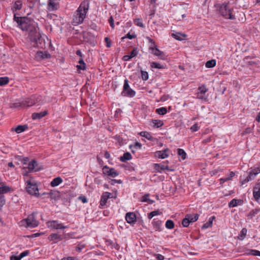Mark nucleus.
I'll list each match as a JSON object with an SVG mask.
<instances>
[{
  "mask_svg": "<svg viewBox=\"0 0 260 260\" xmlns=\"http://www.w3.org/2000/svg\"><path fill=\"white\" fill-rule=\"evenodd\" d=\"M241 202V200H238L235 199L232 200L229 203V207L230 208L235 207L237 206L238 203Z\"/></svg>",
  "mask_w": 260,
  "mask_h": 260,
  "instance_id": "nucleus-37",
  "label": "nucleus"
},
{
  "mask_svg": "<svg viewBox=\"0 0 260 260\" xmlns=\"http://www.w3.org/2000/svg\"><path fill=\"white\" fill-rule=\"evenodd\" d=\"M166 227L168 229H172L174 227V223L172 220H168L166 222Z\"/></svg>",
  "mask_w": 260,
  "mask_h": 260,
  "instance_id": "nucleus-40",
  "label": "nucleus"
},
{
  "mask_svg": "<svg viewBox=\"0 0 260 260\" xmlns=\"http://www.w3.org/2000/svg\"><path fill=\"white\" fill-rule=\"evenodd\" d=\"M47 114V111H44L39 113H34L32 114L31 117L33 119H40Z\"/></svg>",
  "mask_w": 260,
  "mask_h": 260,
  "instance_id": "nucleus-22",
  "label": "nucleus"
},
{
  "mask_svg": "<svg viewBox=\"0 0 260 260\" xmlns=\"http://www.w3.org/2000/svg\"><path fill=\"white\" fill-rule=\"evenodd\" d=\"M148 197H149V194H145L142 197V201L143 202H147V201H148L149 200Z\"/></svg>",
  "mask_w": 260,
  "mask_h": 260,
  "instance_id": "nucleus-62",
  "label": "nucleus"
},
{
  "mask_svg": "<svg viewBox=\"0 0 260 260\" xmlns=\"http://www.w3.org/2000/svg\"><path fill=\"white\" fill-rule=\"evenodd\" d=\"M105 41L106 43V46L107 47H111V41L109 40V39L108 37H106L105 38Z\"/></svg>",
  "mask_w": 260,
  "mask_h": 260,
  "instance_id": "nucleus-58",
  "label": "nucleus"
},
{
  "mask_svg": "<svg viewBox=\"0 0 260 260\" xmlns=\"http://www.w3.org/2000/svg\"><path fill=\"white\" fill-rule=\"evenodd\" d=\"M140 135L142 137H145L149 140H151L153 138L151 134L147 132H141L140 133Z\"/></svg>",
  "mask_w": 260,
  "mask_h": 260,
  "instance_id": "nucleus-36",
  "label": "nucleus"
},
{
  "mask_svg": "<svg viewBox=\"0 0 260 260\" xmlns=\"http://www.w3.org/2000/svg\"><path fill=\"white\" fill-rule=\"evenodd\" d=\"M157 46L155 45V43L153 44H150L149 47V49L151 51L153 49V48H155Z\"/></svg>",
  "mask_w": 260,
  "mask_h": 260,
  "instance_id": "nucleus-64",
  "label": "nucleus"
},
{
  "mask_svg": "<svg viewBox=\"0 0 260 260\" xmlns=\"http://www.w3.org/2000/svg\"><path fill=\"white\" fill-rule=\"evenodd\" d=\"M141 146H142V145H141V143H140L139 142H136V143H135V144L134 145H131L129 146V148L132 149V152L133 153H134L135 150L132 149L133 147H134L136 149H141Z\"/></svg>",
  "mask_w": 260,
  "mask_h": 260,
  "instance_id": "nucleus-43",
  "label": "nucleus"
},
{
  "mask_svg": "<svg viewBox=\"0 0 260 260\" xmlns=\"http://www.w3.org/2000/svg\"><path fill=\"white\" fill-rule=\"evenodd\" d=\"M33 97H35V104L40 103V102L42 101L43 99L42 96L40 95H33Z\"/></svg>",
  "mask_w": 260,
  "mask_h": 260,
  "instance_id": "nucleus-54",
  "label": "nucleus"
},
{
  "mask_svg": "<svg viewBox=\"0 0 260 260\" xmlns=\"http://www.w3.org/2000/svg\"><path fill=\"white\" fill-rule=\"evenodd\" d=\"M22 4L21 1L18 0L16 1L12 8L13 12H14L15 11L20 10L22 8Z\"/></svg>",
  "mask_w": 260,
  "mask_h": 260,
  "instance_id": "nucleus-24",
  "label": "nucleus"
},
{
  "mask_svg": "<svg viewBox=\"0 0 260 260\" xmlns=\"http://www.w3.org/2000/svg\"><path fill=\"white\" fill-rule=\"evenodd\" d=\"M62 182V179L60 177H58L53 179L50 185L52 187H55L59 185Z\"/></svg>",
  "mask_w": 260,
  "mask_h": 260,
  "instance_id": "nucleus-28",
  "label": "nucleus"
},
{
  "mask_svg": "<svg viewBox=\"0 0 260 260\" xmlns=\"http://www.w3.org/2000/svg\"><path fill=\"white\" fill-rule=\"evenodd\" d=\"M84 247V244H79L76 247V251H77L78 252H80Z\"/></svg>",
  "mask_w": 260,
  "mask_h": 260,
  "instance_id": "nucleus-55",
  "label": "nucleus"
},
{
  "mask_svg": "<svg viewBox=\"0 0 260 260\" xmlns=\"http://www.w3.org/2000/svg\"><path fill=\"white\" fill-rule=\"evenodd\" d=\"M168 151H169L168 149H166L161 151H157L155 152V156L158 158L164 159L169 156Z\"/></svg>",
  "mask_w": 260,
  "mask_h": 260,
  "instance_id": "nucleus-16",
  "label": "nucleus"
},
{
  "mask_svg": "<svg viewBox=\"0 0 260 260\" xmlns=\"http://www.w3.org/2000/svg\"><path fill=\"white\" fill-rule=\"evenodd\" d=\"M150 52L153 55L158 56L159 58L161 59H165L164 53L162 51L159 50L157 47L153 48V49Z\"/></svg>",
  "mask_w": 260,
  "mask_h": 260,
  "instance_id": "nucleus-20",
  "label": "nucleus"
},
{
  "mask_svg": "<svg viewBox=\"0 0 260 260\" xmlns=\"http://www.w3.org/2000/svg\"><path fill=\"white\" fill-rule=\"evenodd\" d=\"M21 258L20 256H12L10 257V260H20Z\"/></svg>",
  "mask_w": 260,
  "mask_h": 260,
  "instance_id": "nucleus-63",
  "label": "nucleus"
},
{
  "mask_svg": "<svg viewBox=\"0 0 260 260\" xmlns=\"http://www.w3.org/2000/svg\"><path fill=\"white\" fill-rule=\"evenodd\" d=\"M51 57V55L47 51H38L36 53V58L38 59H43L46 58H49Z\"/></svg>",
  "mask_w": 260,
  "mask_h": 260,
  "instance_id": "nucleus-17",
  "label": "nucleus"
},
{
  "mask_svg": "<svg viewBox=\"0 0 260 260\" xmlns=\"http://www.w3.org/2000/svg\"><path fill=\"white\" fill-rule=\"evenodd\" d=\"M219 14L226 19L234 20L235 16L232 14V9L229 8L226 4H223L220 5L218 9Z\"/></svg>",
  "mask_w": 260,
  "mask_h": 260,
  "instance_id": "nucleus-5",
  "label": "nucleus"
},
{
  "mask_svg": "<svg viewBox=\"0 0 260 260\" xmlns=\"http://www.w3.org/2000/svg\"><path fill=\"white\" fill-rule=\"evenodd\" d=\"M178 154L182 157V159L186 158V153L183 149L181 148L178 149Z\"/></svg>",
  "mask_w": 260,
  "mask_h": 260,
  "instance_id": "nucleus-42",
  "label": "nucleus"
},
{
  "mask_svg": "<svg viewBox=\"0 0 260 260\" xmlns=\"http://www.w3.org/2000/svg\"><path fill=\"white\" fill-rule=\"evenodd\" d=\"M154 169L156 171L158 172H162L165 170H168L170 171H172L173 170L170 169L168 166H165L164 165H160L158 164H154Z\"/></svg>",
  "mask_w": 260,
  "mask_h": 260,
  "instance_id": "nucleus-19",
  "label": "nucleus"
},
{
  "mask_svg": "<svg viewBox=\"0 0 260 260\" xmlns=\"http://www.w3.org/2000/svg\"><path fill=\"white\" fill-rule=\"evenodd\" d=\"M123 96L128 97H134L136 94V92L131 89L128 84V81L127 79L124 80L123 90L121 92Z\"/></svg>",
  "mask_w": 260,
  "mask_h": 260,
  "instance_id": "nucleus-7",
  "label": "nucleus"
},
{
  "mask_svg": "<svg viewBox=\"0 0 260 260\" xmlns=\"http://www.w3.org/2000/svg\"><path fill=\"white\" fill-rule=\"evenodd\" d=\"M76 67L78 70H86V65H82V64H80V65H77Z\"/></svg>",
  "mask_w": 260,
  "mask_h": 260,
  "instance_id": "nucleus-60",
  "label": "nucleus"
},
{
  "mask_svg": "<svg viewBox=\"0 0 260 260\" xmlns=\"http://www.w3.org/2000/svg\"><path fill=\"white\" fill-rule=\"evenodd\" d=\"M47 225L49 228L56 230L64 229L67 228V226H64L61 223H59L57 220L49 221L47 222Z\"/></svg>",
  "mask_w": 260,
  "mask_h": 260,
  "instance_id": "nucleus-9",
  "label": "nucleus"
},
{
  "mask_svg": "<svg viewBox=\"0 0 260 260\" xmlns=\"http://www.w3.org/2000/svg\"><path fill=\"white\" fill-rule=\"evenodd\" d=\"M141 77L142 79L144 80H147L148 79V74L147 72L141 71Z\"/></svg>",
  "mask_w": 260,
  "mask_h": 260,
  "instance_id": "nucleus-51",
  "label": "nucleus"
},
{
  "mask_svg": "<svg viewBox=\"0 0 260 260\" xmlns=\"http://www.w3.org/2000/svg\"><path fill=\"white\" fill-rule=\"evenodd\" d=\"M113 139L116 141V142L121 146L126 143V140L124 139L120 135H115L113 137Z\"/></svg>",
  "mask_w": 260,
  "mask_h": 260,
  "instance_id": "nucleus-23",
  "label": "nucleus"
},
{
  "mask_svg": "<svg viewBox=\"0 0 260 260\" xmlns=\"http://www.w3.org/2000/svg\"><path fill=\"white\" fill-rule=\"evenodd\" d=\"M20 106L22 108L30 107L35 104V97L31 96L30 98H27L19 103Z\"/></svg>",
  "mask_w": 260,
  "mask_h": 260,
  "instance_id": "nucleus-11",
  "label": "nucleus"
},
{
  "mask_svg": "<svg viewBox=\"0 0 260 260\" xmlns=\"http://www.w3.org/2000/svg\"><path fill=\"white\" fill-rule=\"evenodd\" d=\"M208 91V89L205 86L203 85L198 88V92L197 93V98L201 100H204L207 101V98L205 97L203 94L206 93Z\"/></svg>",
  "mask_w": 260,
  "mask_h": 260,
  "instance_id": "nucleus-13",
  "label": "nucleus"
},
{
  "mask_svg": "<svg viewBox=\"0 0 260 260\" xmlns=\"http://www.w3.org/2000/svg\"><path fill=\"white\" fill-rule=\"evenodd\" d=\"M186 216L187 218H188L190 222H194L198 219L199 215L198 214H187Z\"/></svg>",
  "mask_w": 260,
  "mask_h": 260,
  "instance_id": "nucleus-30",
  "label": "nucleus"
},
{
  "mask_svg": "<svg viewBox=\"0 0 260 260\" xmlns=\"http://www.w3.org/2000/svg\"><path fill=\"white\" fill-rule=\"evenodd\" d=\"M14 20L18 24V26L23 31H27L28 35L32 34L37 29V23L29 18L26 17H17L14 16Z\"/></svg>",
  "mask_w": 260,
  "mask_h": 260,
  "instance_id": "nucleus-1",
  "label": "nucleus"
},
{
  "mask_svg": "<svg viewBox=\"0 0 260 260\" xmlns=\"http://www.w3.org/2000/svg\"><path fill=\"white\" fill-rule=\"evenodd\" d=\"M26 189L27 192L31 195L36 197H39V189L36 183L31 179L26 181Z\"/></svg>",
  "mask_w": 260,
  "mask_h": 260,
  "instance_id": "nucleus-6",
  "label": "nucleus"
},
{
  "mask_svg": "<svg viewBox=\"0 0 260 260\" xmlns=\"http://www.w3.org/2000/svg\"><path fill=\"white\" fill-rule=\"evenodd\" d=\"M247 234V229L246 228H243L240 232V239L243 240L246 236Z\"/></svg>",
  "mask_w": 260,
  "mask_h": 260,
  "instance_id": "nucleus-47",
  "label": "nucleus"
},
{
  "mask_svg": "<svg viewBox=\"0 0 260 260\" xmlns=\"http://www.w3.org/2000/svg\"><path fill=\"white\" fill-rule=\"evenodd\" d=\"M215 218V217L214 216L210 217L208 221L202 225V229H206L209 227H211L212 225L213 221Z\"/></svg>",
  "mask_w": 260,
  "mask_h": 260,
  "instance_id": "nucleus-27",
  "label": "nucleus"
},
{
  "mask_svg": "<svg viewBox=\"0 0 260 260\" xmlns=\"http://www.w3.org/2000/svg\"><path fill=\"white\" fill-rule=\"evenodd\" d=\"M259 212H260V208L255 209L250 211L248 215V217L251 219L253 217L255 216L256 214H257Z\"/></svg>",
  "mask_w": 260,
  "mask_h": 260,
  "instance_id": "nucleus-34",
  "label": "nucleus"
},
{
  "mask_svg": "<svg viewBox=\"0 0 260 260\" xmlns=\"http://www.w3.org/2000/svg\"><path fill=\"white\" fill-rule=\"evenodd\" d=\"M9 190V187L7 186L0 187V194H3L4 193H7Z\"/></svg>",
  "mask_w": 260,
  "mask_h": 260,
  "instance_id": "nucleus-48",
  "label": "nucleus"
},
{
  "mask_svg": "<svg viewBox=\"0 0 260 260\" xmlns=\"http://www.w3.org/2000/svg\"><path fill=\"white\" fill-rule=\"evenodd\" d=\"M151 122L153 124V127H157V128L160 127L161 126H162L164 124L162 121H161L160 120L152 119Z\"/></svg>",
  "mask_w": 260,
  "mask_h": 260,
  "instance_id": "nucleus-33",
  "label": "nucleus"
},
{
  "mask_svg": "<svg viewBox=\"0 0 260 260\" xmlns=\"http://www.w3.org/2000/svg\"><path fill=\"white\" fill-rule=\"evenodd\" d=\"M259 173H260V169L259 168H256L249 172L248 175L246 177V178L250 181L253 179L255 176Z\"/></svg>",
  "mask_w": 260,
  "mask_h": 260,
  "instance_id": "nucleus-15",
  "label": "nucleus"
},
{
  "mask_svg": "<svg viewBox=\"0 0 260 260\" xmlns=\"http://www.w3.org/2000/svg\"><path fill=\"white\" fill-rule=\"evenodd\" d=\"M103 172L104 174L112 177H115L118 175V172L114 168H109L107 166L103 167Z\"/></svg>",
  "mask_w": 260,
  "mask_h": 260,
  "instance_id": "nucleus-10",
  "label": "nucleus"
},
{
  "mask_svg": "<svg viewBox=\"0 0 260 260\" xmlns=\"http://www.w3.org/2000/svg\"><path fill=\"white\" fill-rule=\"evenodd\" d=\"M172 36L177 40L181 41L183 40V37H185L186 35L180 32L173 33Z\"/></svg>",
  "mask_w": 260,
  "mask_h": 260,
  "instance_id": "nucleus-31",
  "label": "nucleus"
},
{
  "mask_svg": "<svg viewBox=\"0 0 260 260\" xmlns=\"http://www.w3.org/2000/svg\"><path fill=\"white\" fill-rule=\"evenodd\" d=\"M190 223L188 218H187L186 216H185V218L182 220V224L184 227H187Z\"/></svg>",
  "mask_w": 260,
  "mask_h": 260,
  "instance_id": "nucleus-45",
  "label": "nucleus"
},
{
  "mask_svg": "<svg viewBox=\"0 0 260 260\" xmlns=\"http://www.w3.org/2000/svg\"><path fill=\"white\" fill-rule=\"evenodd\" d=\"M160 214V212L159 210H155L149 213L148 215V217L149 219H151L154 216L159 215Z\"/></svg>",
  "mask_w": 260,
  "mask_h": 260,
  "instance_id": "nucleus-44",
  "label": "nucleus"
},
{
  "mask_svg": "<svg viewBox=\"0 0 260 260\" xmlns=\"http://www.w3.org/2000/svg\"><path fill=\"white\" fill-rule=\"evenodd\" d=\"M27 128L28 126L27 125H19L17 126V127H16L15 129L13 128L12 130H14L17 133L19 134L25 131Z\"/></svg>",
  "mask_w": 260,
  "mask_h": 260,
  "instance_id": "nucleus-26",
  "label": "nucleus"
},
{
  "mask_svg": "<svg viewBox=\"0 0 260 260\" xmlns=\"http://www.w3.org/2000/svg\"><path fill=\"white\" fill-rule=\"evenodd\" d=\"M26 169H28L29 172H37L42 169V168L39 166V164L35 159L29 162L27 168H24V170Z\"/></svg>",
  "mask_w": 260,
  "mask_h": 260,
  "instance_id": "nucleus-8",
  "label": "nucleus"
},
{
  "mask_svg": "<svg viewBox=\"0 0 260 260\" xmlns=\"http://www.w3.org/2000/svg\"><path fill=\"white\" fill-rule=\"evenodd\" d=\"M252 131V128L251 127H247L245 131L243 132V134H250Z\"/></svg>",
  "mask_w": 260,
  "mask_h": 260,
  "instance_id": "nucleus-59",
  "label": "nucleus"
},
{
  "mask_svg": "<svg viewBox=\"0 0 260 260\" xmlns=\"http://www.w3.org/2000/svg\"><path fill=\"white\" fill-rule=\"evenodd\" d=\"M155 112L159 115H163L167 113V110L165 107H161L160 108L156 109Z\"/></svg>",
  "mask_w": 260,
  "mask_h": 260,
  "instance_id": "nucleus-39",
  "label": "nucleus"
},
{
  "mask_svg": "<svg viewBox=\"0 0 260 260\" xmlns=\"http://www.w3.org/2000/svg\"><path fill=\"white\" fill-rule=\"evenodd\" d=\"M134 23L141 27L144 28V25L143 24V22L141 21L140 19H136L134 20Z\"/></svg>",
  "mask_w": 260,
  "mask_h": 260,
  "instance_id": "nucleus-46",
  "label": "nucleus"
},
{
  "mask_svg": "<svg viewBox=\"0 0 260 260\" xmlns=\"http://www.w3.org/2000/svg\"><path fill=\"white\" fill-rule=\"evenodd\" d=\"M132 158L131 154L129 152L124 153L123 156L120 158V160L122 162H125L126 160H131Z\"/></svg>",
  "mask_w": 260,
  "mask_h": 260,
  "instance_id": "nucleus-29",
  "label": "nucleus"
},
{
  "mask_svg": "<svg viewBox=\"0 0 260 260\" xmlns=\"http://www.w3.org/2000/svg\"><path fill=\"white\" fill-rule=\"evenodd\" d=\"M216 65V60L215 59H211L206 62L205 66L207 68H211L215 67Z\"/></svg>",
  "mask_w": 260,
  "mask_h": 260,
  "instance_id": "nucleus-35",
  "label": "nucleus"
},
{
  "mask_svg": "<svg viewBox=\"0 0 260 260\" xmlns=\"http://www.w3.org/2000/svg\"><path fill=\"white\" fill-rule=\"evenodd\" d=\"M28 37L30 41L33 43L34 47L40 48L43 47L44 40L37 29L32 34L28 35Z\"/></svg>",
  "mask_w": 260,
  "mask_h": 260,
  "instance_id": "nucleus-4",
  "label": "nucleus"
},
{
  "mask_svg": "<svg viewBox=\"0 0 260 260\" xmlns=\"http://www.w3.org/2000/svg\"><path fill=\"white\" fill-rule=\"evenodd\" d=\"M248 254L252 255L260 256V251L257 250L251 249L249 250Z\"/></svg>",
  "mask_w": 260,
  "mask_h": 260,
  "instance_id": "nucleus-49",
  "label": "nucleus"
},
{
  "mask_svg": "<svg viewBox=\"0 0 260 260\" xmlns=\"http://www.w3.org/2000/svg\"><path fill=\"white\" fill-rule=\"evenodd\" d=\"M112 193L109 192H104L101 196L100 200V206L103 207L106 205L107 200L112 198Z\"/></svg>",
  "mask_w": 260,
  "mask_h": 260,
  "instance_id": "nucleus-12",
  "label": "nucleus"
},
{
  "mask_svg": "<svg viewBox=\"0 0 260 260\" xmlns=\"http://www.w3.org/2000/svg\"><path fill=\"white\" fill-rule=\"evenodd\" d=\"M138 54V50L137 48H135L133 49L132 51L131 52L129 56H131V58L135 57L137 56Z\"/></svg>",
  "mask_w": 260,
  "mask_h": 260,
  "instance_id": "nucleus-50",
  "label": "nucleus"
},
{
  "mask_svg": "<svg viewBox=\"0 0 260 260\" xmlns=\"http://www.w3.org/2000/svg\"><path fill=\"white\" fill-rule=\"evenodd\" d=\"M125 219L127 223L134 224L136 222V216L134 212H128L126 214Z\"/></svg>",
  "mask_w": 260,
  "mask_h": 260,
  "instance_id": "nucleus-14",
  "label": "nucleus"
},
{
  "mask_svg": "<svg viewBox=\"0 0 260 260\" xmlns=\"http://www.w3.org/2000/svg\"><path fill=\"white\" fill-rule=\"evenodd\" d=\"M29 253V251L28 250H25L22 252H21L19 256L21 258H23V257L27 255Z\"/></svg>",
  "mask_w": 260,
  "mask_h": 260,
  "instance_id": "nucleus-57",
  "label": "nucleus"
},
{
  "mask_svg": "<svg viewBox=\"0 0 260 260\" xmlns=\"http://www.w3.org/2000/svg\"><path fill=\"white\" fill-rule=\"evenodd\" d=\"M88 8L89 2L88 1H83L81 4L74 16L73 21L74 24H80L83 21Z\"/></svg>",
  "mask_w": 260,
  "mask_h": 260,
  "instance_id": "nucleus-2",
  "label": "nucleus"
},
{
  "mask_svg": "<svg viewBox=\"0 0 260 260\" xmlns=\"http://www.w3.org/2000/svg\"><path fill=\"white\" fill-rule=\"evenodd\" d=\"M152 68H156V69H164L165 67L164 66L160 64L159 63L156 62H152L150 65Z\"/></svg>",
  "mask_w": 260,
  "mask_h": 260,
  "instance_id": "nucleus-41",
  "label": "nucleus"
},
{
  "mask_svg": "<svg viewBox=\"0 0 260 260\" xmlns=\"http://www.w3.org/2000/svg\"><path fill=\"white\" fill-rule=\"evenodd\" d=\"M36 213H32L29 215L26 218L22 220L20 222V225L25 228H34L37 227L39 224V221L37 220Z\"/></svg>",
  "mask_w": 260,
  "mask_h": 260,
  "instance_id": "nucleus-3",
  "label": "nucleus"
},
{
  "mask_svg": "<svg viewBox=\"0 0 260 260\" xmlns=\"http://www.w3.org/2000/svg\"><path fill=\"white\" fill-rule=\"evenodd\" d=\"M48 6L49 10L54 11L57 9L58 3L56 2V0H48Z\"/></svg>",
  "mask_w": 260,
  "mask_h": 260,
  "instance_id": "nucleus-21",
  "label": "nucleus"
},
{
  "mask_svg": "<svg viewBox=\"0 0 260 260\" xmlns=\"http://www.w3.org/2000/svg\"><path fill=\"white\" fill-rule=\"evenodd\" d=\"M48 239L50 241H55L58 240L62 239L61 236L57 234L53 233L51 234L48 237Z\"/></svg>",
  "mask_w": 260,
  "mask_h": 260,
  "instance_id": "nucleus-32",
  "label": "nucleus"
},
{
  "mask_svg": "<svg viewBox=\"0 0 260 260\" xmlns=\"http://www.w3.org/2000/svg\"><path fill=\"white\" fill-rule=\"evenodd\" d=\"M136 38V35L135 34H131L129 32L127 33L125 36L122 38V40H123L125 38H128L129 39H132Z\"/></svg>",
  "mask_w": 260,
  "mask_h": 260,
  "instance_id": "nucleus-52",
  "label": "nucleus"
},
{
  "mask_svg": "<svg viewBox=\"0 0 260 260\" xmlns=\"http://www.w3.org/2000/svg\"><path fill=\"white\" fill-rule=\"evenodd\" d=\"M155 256H156V258H157V260H164V256L160 254H157Z\"/></svg>",
  "mask_w": 260,
  "mask_h": 260,
  "instance_id": "nucleus-61",
  "label": "nucleus"
},
{
  "mask_svg": "<svg viewBox=\"0 0 260 260\" xmlns=\"http://www.w3.org/2000/svg\"><path fill=\"white\" fill-rule=\"evenodd\" d=\"M253 197L258 200L260 198V182L257 183L253 188Z\"/></svg>",
  "mask_w": 260,
  "mask_h": 260,
  "instance_id": "nucleus-18",
  "label": "nucleus"
},
{
  "mask_svg": "<svg viewBox=\"0 0 260 260\" xmlns=\"http://www.w3.org/2000/svg\"><path fill=\"white\" fill-rule=\"evenodd\" d=\"M161 221L160 220H154L152 222V224L153 226L154 229L156 231H160L161 230Z\"/></svg>",
  "mask_w": 260,
  "mask_h": 260,
  "instance_id": "nucleus-25",
  "label": "nucleus"
},
{
  "mask_svg": "<svg viewBox=\"0 0 260 260\" xmlns=\"http://www.w3.org/2000/svg\"><path fill=\"white\" fill-rule=\"evenodd\" d=\"M9 82V79L7 77H0V86L7 85Z\"/></svg>",
  "mask_w": 260,
  "mask_h": 260,
  "instance_id": "nucleus-38",
  "label": "nucleus"
},
{
  "mask_svg": "<svg viewBox=\"0 0 260 260\" xmlns=\"http://www.w3.org/2000/svg\"><path fill=\"white\" fill-rule=\"evenodd\" d=\"M191 130L192 132H196L199 129V126L197 124H194L191 127Z\"/></svg>",
  "mask_w": 260,
  "mask_h": 260,
  "instance_id": "nucleus-56",
  "label": "nucleus"
},
{
  "mask_svg": "<svg viewBox=\"0 0 260 260\" xmlns=\"http://www.w3.org/2000/svg\"><path fill=\"white\" fill-rule=\"evenodd\" d=\"M6 203L5 197L3 194H0V208H1Z\"/></svg>",
  "mask_w": 260,
  "mask_h": 260,
  "instance_id": "nucleus-53",
  "label": "nucleus"
}]
</instances>
